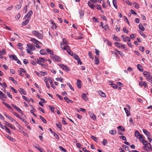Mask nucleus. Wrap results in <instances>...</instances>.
<instances>
[{"instance_id":"f257e3e1","label":"nucleus","mask_w":152,"mask_h":152,"mask_svg":"<svg viewBox=\"0 0 152 152\" xmlns=\"http://www.w3.org/2000/svg\"><path fill=\"white\" fill-rule=\"evenodd\" d=\"M60 45L61 48L64 50H66L67 52L71 56L73 55V53L70 50L69 47V46H64V45L61 43H60Z\"/></svg>"},{"instance_id":"f03ea898","label":"nucleus","mask_w":152,"mask_h":152,"mask_svg":"<svg viewBox=\"0 0 152 152\" xmlns=\"http://www.w3.org/2000/svg\"><path fill=\"white\" fill-rule=\"evenodd\" d=\"M32 33L40 39H42L43 35L41 34L36 31H32Z\"/></svg>"},{"instance_id":"7ed1b4c3","label":"nucleus","mask_w":152,"mask_h":152,"mask_svg":"<svg viewBox=\"0 0 152 152\" xmlns=\"http://www.w3.org/2000/svg\"><path fill=\"white\" fill-rule=\"evenodd\" d=\"M148 145H145L142 147V149L145 151H150L152 150L151 145L150 143H149Z\"/></svg>"},{"instance_id":"20e7f679","label":"nucleus","mask_w":152,"mask_h":152,"mask_svg":"<svg viewBox=\"0 0 152 152\" xmlns=\"http://www.w3.org/2000/svg\"><path fill=\"white\" fill-rule=\"evenodd\" d=\"M50 57L52 60L55 61H60V58L57 56L53 54V55L50 56Z\"/></svg>"},{"instance_id":"39448f33","label":"nucleus","mask_w":152,"mask_h":152,"mask_svg":"<svg viewBox=\"0 0 152 152\" xmlns=\"http://www.w3.org/2000/svg\"><path fill=\"white\" fill-rule=\"evenodd\" d=\"M33 14L32 11L31 10L23 18L24 19H26L27 18H28L27 19H29L30 20L31 18V16Z\"/></svg>"},{"instance_id":"423d86ee","label":"nucleus","mask_w":152,"mask_h":152,"mask_svg":"<svg viewBox=\"0 0 152 152\" xmlns=\"http://www.w3.org/2000/svg\"><path fill=\"white\" fill-rule=\"evenodd\" d=\"M60 66L61 68H62L64 70H65L67 71H69V68L67 66H66L65 65L63 64H61L60 65Z\"/></svg>"},{"instance_id":"0eeeda50","label":"nucleus","mask_w":152,"mask_h":152,"mask_svg":"<svg viewBox=\"0 0 152 152\" xmlns=\"http://www.w3.org/2000/svg\"><path fill=\"white\" fill-rule=\"evenodd\" d=\"M139 86H144L145 88L148 87L146 83L145 82L140 81L139 83Z\"/></svg>"},{"instance_id":"6e6552de","label":"nucleus","mask_w":152,"mask_h":152,"mask_svg":"<svg viewBox=\"0 0 152 152\" xmlns=\"http://www.w3.org/2000/svg\"><path fill=\"white\" fill-rule=\"evenodd\" d=\"M5 124L6 125L8 126L9 127H10L12 129L15 130L16 129V128L15 126H13L11 124L7 122H5Z\"/></svg>"},{"instance_id":"1a4fd4ad","label":"nucleus","mask_w":152,"mask_h":152,"mask_svg":"<svg viewBox=\"0 0 152 152\" xmlns=\"http://www.w3.org/2000/svg\"><path fill=\"white\" fill-rule=\"evenodd\" d=\"M27 46L29 48V49L31 50H34L35 49V48L34 45L30 44H28Z\"/></svg>"},{"instance_id":"9d476101","label":"nucleus","mask_w":152,"mask_h":152,"mask_svg":"<svg viewBox=\"0 0 152 152\" xmlns=\"http://www.w3.org/2000/svg\"><path fill=\"white\" fill-rule=\"evenodd\" d=\"M7 98V97L6 95L4 94L2 91H0V99L3 100H4L3 99V98L6 99Z\"/></svg>"},{"instance_id":"9b49d317","label":"nucleus","mask_w":152,"mask_h":152,"mask_svg":"<svg viewBox=\"0 0 152 152\" xmlns=\"http://www.w3.org/2000/svg\"><path fill=\"white\" fill-rule=\"evenodd\" d=\"M31 41L34 43L36 45L37 44H41V43L39 41L33 38H31L30 40Z\"/></svg>"},{"instance_id":"f8f14e48","label":"nucleus","mask_w":152,"mask_h":152,"mask_svg":"<svg viewBox=\"0 0 152 152\" xmlns=\"http://www.w3.org/2000/svg\"><path fill=\"white\" fill-rule=\"evenodd\" d=\"M77 86L78 88H80L81 87V81L79 79H77Z\"/></svg>"},{"instance_id":"ddd939ff","label":"nucleus","mask_w":152,"mask_h":152,"mask_svg":"<svg viewBox=\"0 0 152 152\" xmlns=\"http://www.w3.org/2000/svg\"><path fill=\"white\" fill-rule=\"evenodd\" d=\"M144 75L146 77V78L147 77H151V76L149 73L146 71H144L143 73Z\"/></svg>"},{"instance_id":"4468645a","label":"nucleus","mask_w":152,"mask_h":152,"mask_svg":"<svg viewBox=\"0 0 152 152\" xmlns=\"http://www.w3.org/2000/svg\"><path fill=\"white\" fill-rule=\"evenodd\" d=\"M12 107L16 110L19 113H21L22 111L20 109L14 104H12Z\"/></svg>"},{"instance_id":"2eb2a0df","label":"nucleus","mask_w":152,"mask_h":152,"mask_svg":"<svg viewBox=\"0 0 152 152\" xmlns=\"http://www.w3.org/2000/svg\"><path fill=\"white\" fill-rule=\"evenodd\" d=\"M143 132L145 134V135L148 137H150L151 135L150 133L146 129H143Z\"/></svg>"},{"instance_id":"dca6fc26","label":"nucleus","mask_w":152,"mask_h":152,"mask_svg":"<svg viewBox=\"0 0 152 152\" xmlns=\"http://www.w3.org/2000/svg\"><path fill=\"white\" fill-rule=\"evenodd\" d=\"M79 13L80 14V18H81L84 16V11L83 10H79Z\"/></svg>"},{"instance_id":"f3484780","label":"nucleus","mask_w":152,"mask_h":152,"mask_svg":"<svg viewBox=\"0 0 152 152\" xmlns=\"http://www.w3.org/2000/svg\"><path fill=\"white\" fill-rule=\"evenodd\" d=\"M44 81L46 83V86L48 88H50L49 84L48 82V78L47 77H45L44 78Z\"/></svg>"},{"instance_id":"a211bd4d","label":"nucleus","mask_w":152,"mask_h":152,"mask_svg":"<svg viewBox=\"0 0 152 152\" xmlns=\"http://www.w3.org/2000/svg\"><path fill=\"white\" fill-rule=\"evenodd\" d=\"M98 92L99 95L102 97H106V94L102 91L101 90L99 91Z\"/></svg>"},{"instance_id":"6ab92c4d","label":"nucleus","mask_w":152,"mask_h":152,"mask_svg":"<svg viewBox=\"0 0 152 152\" xmlns=\"http://www.w3.org/2000/svg\"><path fill=\"white\" fill-rule=\"evenodd\" d=\"M30 20L29 19H27L25 21L22 23V25L23 26H25L27 25L28 23Z\"/></svg>"},{"instance_id":"aec40b11","label":"nucleus","mask_w":152,"mask_h":152,"mask_svg":"<svg viewBox=\"0 0 152 152\" xmlns=\"http://www.w3.org/2000/svg\"><path fill=\"white\" fill-rule=\"evenodd\" d=\"M56 125L59 129L60 130H62V125L60 122H58V123L56 124Z\"/></svg>"},{"instance_id":"412c9836","label":"nucleus","mask_w":152,"mask_h":152,"mask_svg":"<svg viewBox=\"0 0 152 152\" xmlns=\"http://www.w3.org/2000/svg\"><path fill=\"white\" fill-rule=\"evenodd\" d=\"M9 57L11 60H14L16 61L17 59V57L15 55H10L9 56Z\"/></svg>"},{"instance_id":"4be33fe9","label":"nucleus","mask_w":152,"mask_h":152,"mask_svg":"<svg viewBox=\"0 0 152 152\" xmlns=\"http://www.w3.org/2000/svg\"><path fill=\"white\" fill-rule=\"evenodd\" d=\"M62 42L63 43H61L64 45V46H67V45L68 44V43L66 40L64 38H63L62 39Z\"/></svg>"},{"instance_id":"5701e85b","label":"nucleus","mask_w":152,"mask_h":152,"mask_svg":"<svg viewBox=\"0 0 152 152\" xmlns=\"http://www.w3.org/2000/svg\"><path fill=\"white\" fill-rule=\"evenodd\" d=\"M109 133L112 135H115L116 133V131L115 130H111L109 131Z\"/></svg>"},{"instance_id":"b1692460","label":"nucleus","mask_w":152,"mask_h":152,"mask_svg":"<svg viewBox=\"0 0 152 152\" xmlns=\"http://www.w3.org/2000/svg\"><path fill=\"white\" fill-rule=\"evenodd\" d=\"M137 68L139 70V71L141 72H142L143 71V68L141 65L140 64H137Z\"/></svg>"},{"instance_id":"393cba45","label":"nucleus","mask_w":152,"mask_h":152,"mask_svg":"<svg viewBox=\"0 0 152 152\" xmlns=\"http://www.w3.org/2000/svg\"><path fill=\"white\" fill-rule=\"evenodd\" d=\"M88 5L92 9L94 10V4H90V2L88 1Z\"/></svg>"},{"instance_id":"a878e982","label":"nucleus","mask_w":152,"mask_h":152,"mask_svg":"<svg viewBox=\"0 0 152 152\" xmlns=\"http://www.w3.org/2000/svg\"><path fill=\"white\" fill-rule=\"evenodd\" d=\"M123 40L124 42H126V41L130 42L131 40V39L129 37H126L125 38H123Z\"/></svg>"},{"instance_id":"bb28decb","label":"nucleus","mask_w":152,"mask_h":152,"mask_svg":"<svg viewBox=\"0 0 152 152\" xmlns=\"http://www.w3.org/2000/svg\"><path fill=\"white\" fill-rule=\"evenodd\" d=\"M82 97L85 101H87L88 98L85 94H83L82 95Z\"/></svg>"},{"instance_id":"cd10ccee","label":"nucleus","mask_w":152,"mask_h":152,"mask_svg":"<svg viewBox=\"0 0 152 152\" xmlns=\"http://www.w3.org/2000/svg\"><path fill=\"white\" fill-rule=\"evenodd\" d=\"M46 51L48 53L50 54V55H53V51L49 48H46Z\"/></svg>"},{"instance_id":"c85d7f7f","label":"nucleus","mask_w":152,"mask_h":152,"mask_svg":"<svg viewBox=\"0 0 152 152\" xmlns=\"http://www.w3.org/2000/svg\"><path fill=\"white\" fill-rule=\"evenodd\" d=\"M140 134L138 131L136 130L135 131L134 135L135 137H137V138H138Z\"/></svg>"},{"instance_id":"c756f323","label":"nucleus","mask_w":152,"mask_h":152,"mask_svg":"<svg viewBox=\"0 0 152 152\" xmlns=\"http://www.w3.org/2000/svg\"><path fill=\"white\" fill-rule=\"evenodd\" d=\"M141 141L142 142V144L145 146L148 145L149 143H148L147 141H145L144 140H143Z\"/></svg>"},{"instance_id":"7c9ffc66","label":"nucleus","mask_w":152,"mask_h":152,"mask_svg":"<svg viewBox=\"0 0 152 152\" xmlns=\"http://www.w3.org/2000/svg\"><path fill=\"white\" fill-rule=\"evenodd\" d=\"M64 99L67 103H69V102L71 103L73 102V101L72 100L69 99L67 97H65L64 98Z\"/></svg>"},{"instance_id":"2f4dec72","label":"nucleus","mask_w":152,"mask_h":152,"mask_svg":"<svg viewBox=\"0 0 152 152\" xmlns=\"http://www.w3.org/2000/svg\"><path fill=\"white\" fill-rule=\"evenodd\" d=\"M4 129L6 132L7 133H9L10 134H11V132H10V129L6 126H4Z\"/></svg>"},{"instance_id":"473e14b6","label":"nucleus","mask_w":152,"mask_h":152,"mask_svg":"<svg viewBox=\"0 0 152 152\" xmlns=\"http://www.w3.org/2000/svg\"><path fill=\"white\" fill-rule=\"evenodd\" d=\"M23 44L21 43H18V48L21 50H22L23 49V48L22 47Z\"/></svg>"},{"instance_id":"72a5a7b5","label":"nucleus","mask_w":152,"mask_h":152,"mask_svg":"<svg viewBox=\"0 0 152 152\" xmlns=\"http://www.w3.org/2000/svg\"><path fill=\"white\" fill-rule=\"evenodd\" d=\"M117 129H120L121 131L123 132H124L125 131V129L124 127L122 126H119L117 127Z\"/></svg>"},{"instance_id":"f704fd0d","label":"nucleus","mask_w":152,"mask_h":152,"mask_svg":"<svg viewBox=\"0 0 152 152\" xmlns=\"http://www.w3.org/2000/svg\"><path fill=\"white\" fill-rule=\"evenodd\" d=\"M113 3L114 6L116 9L117 8V6L116 5L117 1L116 0H113Z\"/></svg>"},{"instance_id":"c9c22d12","label":"nucleus","mask_w":152,"mask_h":152,"mask_svg":"<svg viewBox=\"0 0 152 152\" xmlns=\"http://www.w3.org/2000/svg\"><path fill=\"white\" fill-rule=\"evenodd\" d=\"M49 107L50 108V109L51 110V111L53 113H55V112L54 111L55 107L54 106H49Z\"/></svg>"},{"instance_id":"e433bc0d","label":"nucleus","mask_w":152,"mask_h":152,"mask_svg":"<svg viewBox=\"0 0 152 152\" xmlns=\"http://www.w3.org/2000/svg\"><path fill=\"white\" fill-rule=\"evenodd\" d=\"M139 136V137H138V138H139L140 141H141L143 140H144L145 138V137L142 134H140Z\"/></svg>"},{"instance_id":"4c0bfd02","label":"nucleus","mask_w":152,"mask_h":152,"mask_svg":"<svg viewBox=\"0 0 152 152\" xmlns=\"http://www.w3.org/2000/svg\"><path fill=\"white\" fill-rule=\"evenodd\" d=\"M9 79L11 80L15 84H17V81L15 80L12 77H9Z\"/></svg>"},{"instance_id":"58836bf2","label":"nucleus","mask_w":152,"mask_h":152,"mask_svg":"<svg viewBox=\"0 0 152 152\" xmlns=\"http://www.w3.org/2000/svg\"><path fill=\"white\" fill-rule=\"evenodd\" d=\"M40 53L42 55H45L46 53V51L44 49L41 50L40 51Z\"/></svg>"},{"instance_id":"ea45409f","label":"nucleus","mask_w":152,"mask_h":152,"mask_svg":"<svg viewBox=\"0 0 152 152\" xmlns=\"http://www.w3.org/2000/svg\"><path fill=\"white\" fill-rule=\"evenodd\" d=\"M122 146L123 148L126 150L128 151L129 149V147L125 145H123Z\"/></svg>"},{"instance_id":"a19ab883","label":"nucleus","mask_w":152,"mask_h":152,"mask_svg":"<svg viewBox=\"0 0 152 152\" xmlns=\"http://www.w3.org/2000/svg\"><path fill=\"white\" fill-rule=\"evenodd\" d=\"M95 64H98L99 63V59L96 56H95Z\"/></svg>"},{"instance_id":"79ce46f5","label":"nucleus","mask_w":152,"mask_h":152,"mask_svg":"<svg viewBox=\"0 0 152 152\" xmlns=\"http://www.w3.org/2000/svg\"><path fill=\"white\" fill-rule=\"evenodd\" d=\"M59 148L62 151L64 152H67V151L65 149H64L63 148L61 147V146H59Z\"/></svg>"},{"instance_id":"37998d69","label":"nucleus","mask_w":152,"mask_h":152,"mask_svg":"<svg viewBox=\"0 0 152 152\" xmlns=\"http://www.w3.org/2000/svg\"><path fill=\"white\" fill-rule=\"evenodd\" d=\"M90 117L93 120L95 121L96 120V116L95 115H89Z\"/></svg>"},{"instance_id":"c03bdc74","label":"nucleus","mask_w":152,"mask_h":152,"mask_svg":"<svg viewBox=\"0 0 152 152\" xmlns=\"http://www.w3.org/2000/svg\"><path fill=\"white\" fill-rule=\"evenodd\" d=\"M53 136L58 140L59 139V137L58 135L55 132H53Z\"/></svg>"},{"instance_id":"a18cd8bd","label":"nucleus","mask_w":152,"mask_h":152,"mask_svg":"<svg viewBox=\"0 0 152 152\" xmlns=\"http://www.w3.org/2000/svg\"><path fill=\"white\" fill-rule=\"evenodd\" d=\"M133 4L134 5V7L137 9H138L139 8V5L136 2L133 3Z\"/></svg>"},{"instance_id":"49530a36","label":"nucleus","mask_w":152,"mask_h":152,"mask_svg":"<svg viewBox=\"0 0 152 152\" xmlns=\"http://www.w3.org/2000/svg\"><path fill=\"white\" fill-rule=\"evenodd\" d=\"M22 98L27 102H30L29 99L27 98L25 96H23Z\"/></svg>"},{"instance_id":"de8ad7c7","label":"nucleus","mask_w":152,"mask_h":152,"mask_svg":"<svg viewBox=\"0 0 152 152\" xmlns=\"http://www.w3.org/2000/svg\"><path fill=\"white\" fill-rule=\"evenodd\" d=\"M20 90V91L21 92H22L23 93V94L24 95H26V92L23 89L21 88H19Z\"/></svg>"},{"instance_id":"09e8293b","label":"nucleus","mask_w":152,"mask_h":152,"mask_svg":"<svg viewBox=\"0 0 152 152\" xmlns=\"http://www.w3.org/2000/svg\"><path fill=\"white\" fill-rule=\"evenodd\" d=\"M3 103L9 109H11V107L10 106L9 104H8L6 102H3Z\"/></svg>"},{"instance_id":"8fccbe9b","label":"nucleus","mask_w":152,"mask_h":152,"mask_svg":"<svg viewBox=\"0 0 152 152\" xmlns=\"http://www.w3.org/2000/svg\"><path fill=\"white\" fill-rule=\"evenodd\" d=\"M139 27L140 29L142 31H144L145 30L144 28L140 24L139 25Z\"/></svg>"},{"instance_id":"3c124183","label":"nucleus","mask_w":152,"mask_h":152,"mask_svg":"<svg viewBox=\"0 0 152 152\" xmlns=\"http://www.w3.org/2000/svg\"><path fill=\"white\" fill-rule=\"evenodd\" d=\"M6 137L8 139H9L10 141H14V139L12 138V137H11L10 136L8 135H7V136H6Z\"/></svg>"},{"instance_id":"603ef678","label":"nucleus","mask_w":152,"mask_h":152,"mask_svg":"<svg viewBox=\"0 0 152 152\" xmlns=\"http://www.w3.org/2000/svg\"><path fill=\"white\" fill-rule=\"evenodd\" d=\"M56 80L58 81V80L60 81L61 82H63V79L61 77L57 78H56Z\"/></svg>"},{"instance_id":"864d4df0","label":"nucleus","mask_w":152,"mask_h":152,"mask_svg":"<svg viewBox=\"0 0 152 152\" xmlns=\"http://www.w3.org/2000/svg\"><path fill=\"white\" fill-rule=\"evenodd\" d=\"M130 37L132 39H134L135 38L136 35L135 34H132L130 35Z\"/></svg>"},{"instance_id":"5fc2aeb1","label":"nucleus","mask_w":152,"mask_h":152,"mask_svg":"<svg viewBox=\"0 0 152 152\" xmlns=\"http://www.w3.org/2000/svg\"><path fill=\"white\" fill-rule=\"evenodd\" d=\"M113 39L117 41H120V39L115 35H114Z\"/></svg>"},{"instance_id":"6e6d98bb","label":"nucleus","mask_w":152,"mask_h":152,"mask_svg":"<svg viewBox=\"0 0 152 152\" xmlns=\"http://www.w3.org/2000/svg\"><path fill=\"white\" fill-rule=\"evenodd\" d=\"M121 44L120 43L117 42H115V45L118 48H120V46L121 45Z\"/></svg>"},{"instance_id":"4d7b16f0","label":"nucleus","mask_w":152,"mask_h":152,"mask_svg":"<svg viewBox=\"0 0 152 152\" xmlns=\"http://www.w3.org/2000/svg\"><path fill=\"white\" fill-rule=\"evenodd\" d=\"M104 42H106L107 43L108 45L111 46L112 45V44L108 40L104 39Z\"/></svg>"},{"instance_id":"13d9d810","label":"nucleus","mask_w":152,"mask_h":152,"mask_svg":"<svg viewBox=\"0 0 152 152\" xmlns=\"http://www.w3.org/2000/svg\"><path fill=\"white\" fill-rule=\"evenodd\" d=\"M95 7L96 8V9L98 10H101L102 8L98 4H96Z\"/></svg>"},{"instance_id":"bf43d9fd","label":"nucleus","mask_w":152,"mask_h":152,"mask_svg":"<svg viewBox=\"0 0 152 152\" xmlns=\"http://www.w3.org/2000/svg\"><path fill=\"white\" fill-rule=\"evenodd\" d=\"M102 28L104 29L106 31H107V28L108 29L109 26L108 25L106 24L105 26H102Z\"/></svg>"},{"instance_id":"052dcab7","label":"nucleus","mask_w":152,"mask_h":152,"mask_svg":"<svg viewBox=\"0 0 152 152\" xmlns=\"http://www.w3.org/2000/svg\"><path fill=\"white\" fill-rule=\"evenodd\" d=\"M41 120L44 123H46V120L44 119L40 115L39 116Z\"/></svg>"},{"instance_id":"680f3d73","label":"nucleus","mask_w":152,"mask_h":152,"mask_svg":"<svg viewBox=\"0 0 152 152\" xmlns=\"http://www.w3.org/2000/svg\"><path fill=\"white\" fill-rule=\"evenodd\" d=\"M102 143L103 145H105L107 143V141L106 140L104 139L102 142Z\"/></svg>"},{"instance_id":"e2e57ef3","label":"nucleus","mask_w":152,"mask_h":152,"mask_svg":"<svg viewBox=\"0 0 152 152\" xmlns=\"http://www.w3.org/2000/svg\"><path fill=\"white\" fill-rule=\"evenodd\" d=\"M88 56L90 58L93 59H94V57L92 56V54L91 52H89L88 53Z\"/></svg>"},{"instance_id":"0e129e2a","label":"nucleus","mask_w":152,"mask_h":152,"mask_svg":"<svg viewBox=\"0 0 152 152\" xmlns=\"http://www.w3.org/2000/svg\"><path fill=\"white\" fill-rule=\"evenodd\" d=\"M67 84L68 86H69V87L71 90L73 91H74V88L72 87V86L69 83H68Z\"/></svg>"},{"instance_id":"69168bd1","label":"nucleus","mask_w":152,"mask_h":152,"mask_svg":"<svg viewBox=\"0 0 152 152\" xmlns=\"http://www.w3.org/2000/svg\"><path fill=\"white\" fill-rule=\"evenodd\" d=\"M119 138L122 139L126 141V137L123 136H120Z\"/></svg>"},{"instance_id":"338daca9","label":"nucleus","mask_w":152,"mask_h":152,"mask_svg":"<svg viewBox=\"0 0 152 152\" xmlns=\"http://www.w3.org/2000/svg\"><path fill=\"white\" fill-rule=\"evenodd\" d=\"M123 31L126 33L128 34L129 33L128 31L126 29V27H124L123 29Z\"/></svg>"},{"instance_id":"774afa93","label":"nucleus","mask_w":152,"mask_h":152,"mask_svg":"<svg viewBox=\"0 0 152 152\" xmlns=\"http://www.w3.org/2000/svg\"><path fill=\"white\" fill-rule=\"evenodd\" d=\"M91 138L95 141H96L97 140V138L96 137L93 136H91Z\"/></svg>"}]
</instances>
